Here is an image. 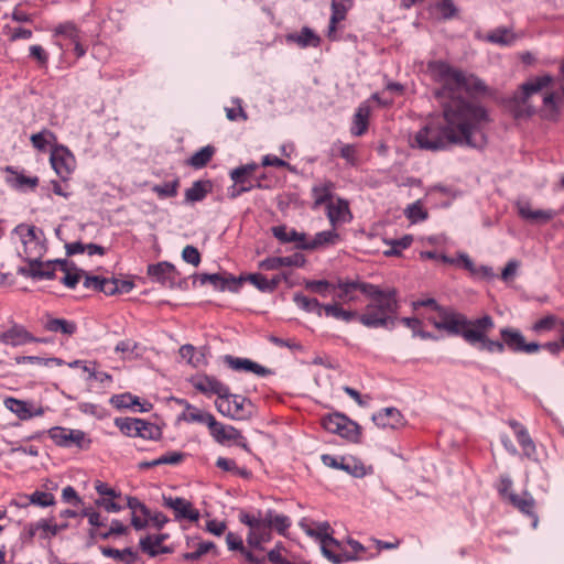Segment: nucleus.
Returning a JSON list of instances; mask_svg holds the SVG:
<instances>
[{
	"mask_svg": "<svg viewBox=\"0 0 564 564\" xmlns=\"http://www.w3.org/2000/svg\"><path fill=\"white\" fill-rule=\"evenodd\" d=\"M429 69L441 87L435 96L443 109V119H430L410 140L412 147L437 151L449 144L480 148L485 144L484 126L488 122L486 109L466 95L484 93L486 85L478 77L456 69L445 62L429 64Z\"/></svg>",
	"mask_w": 564,
	"mask_h": 564,
	"instance_id": "f257e3e1",
	"label": "nucleus"
},
{
	"mask_svg": "<svg viewBox=\"0 0 564 564\" xmlns=\"http://www.w3.org/2000/svg\"><path fill=\"white\" fill-rule=\"evenodd\" d=\"M369 299L358 321L368 328L393 327L399 304L394 289L382 290L373 284L366 295Z\"/></svg>",
	"mask_w": 564,
	"mask_h": 564,
	"instance_id": "f03ea898",
	"label": "nucleus"
},
{
	"mask_svg": "<svg viewBox=\"0 0 564 564\" xmlns=\"http://www.w3.org/2000/svg\"><path fill=\"white\" fill-rule=\"evenodd\" d=\"M239 521L249 528L247 534L249 547L262 550V544L271 541L272 532L261 511H258L257 514L241 511L239 513Z\"/></svg>",
	"mask_w": 564,
	"mask_h": 564,
	"instance_id": "7ed1b4c3",
	"label": "nucleus"
},
{
	"mask_svg": "<svg viewBox=\"0 0 564 564\" xmlns=\"http://www.w3.org/2000/svg\"><path fill=\"white\" fill-rule=\"evenodd\" d=\"M13 234L19 236L23 245L22 253L28 263H35V260H41L46 248L37 236L35 226L20 224L13 229Z\"/></svg>",
	"mask_w": 564,
	"mask_h": 564,
	"instance_id": "20e7f679",
	"label": "nucleus"
},
{
	"mask_svg": "<svg viewBox=\"0 0 564 564\" xmlns=\"http://www.w3.org/2000/svg\"><path fill=\"white\" fill-rule=\"evenodd\" d=\"M323 427L334 434H338L340 437L358 443L361 437V427L349 417L341 413H333L322 419Z\"/></svg>",
	"mask_w": 564,
	"mask_h": 564,
	"instance_id": "39448f33",
	"label": "nucleus"
},
{
	"mask_svg": "<svg viewBox=\"0 0 564 564\" xmlns=\"http://www.w3.org/2000/svg\"><path fill=\"white\" fill-rule=\"evenodd\" d=\"M217 410L225 416L232 420H247L251 416L252 404L249 400L239 394H231L229 388L220 399H216Z\"/></svg>",
	"mask_w": 564,
	"mask_h": 564,
	"instance_id": "423d86ee",
	"label": "nucleus"
},
{
	"mask_svg": "<svg viewBox=\"0 0 564 564\" xmlns=\"http://www.w3.org/2000/svg\"><path fill=\"white\" fill-rule=\"evenodd\" d=\"M48 435L57 446L62 447L86 449L90 445V440L80 430L55 426L48 431Z\"/></svg>",
	"mask_w": 564,
	"mask_h": 564,
	"instance_id": "0eeeda50",
	"label": "nucleus"
},
{
	"mask_svg": "<svg viewBox=\"0 0 564 564\" xmlns=\"http://www.w3.org/2000/svg\"><path fill=\"white\" fill-rule=\"evenodd\" d=\"M50 162L55 173L67 181L76 169L74 154L64 145H55L51 151Z\"/></svg>",
	"mask_w": 564,
	"mask_h": 564,
	"instance_id": "6e6552de",
	"label": "nucleus"
},
{
	"mask_svg": "<svg viewBox=\"0 0 564 564\" xmlns=\"http://www.w3.org/2000/svg\"><path fill=\"white\" fill-rule=\"evenodd\" d=\"M494 327V318L489 315H484L473 321L467 319V325L464 326L462 337L470 345L480 344Z\"/></svg>",
	"mask_w": 564,
	"mask_h": 564,
	"instance_id": "1a4fd4ad",
	"label": "nucleus"
},
{
	"mask_svg": "<svg viewBox=\"0 0 564 564\" xmlns=\"http://www.w3.org/2000/svg\"><path fill=\"white\" fill-rule=\"evenodd\" d=\"M430 322L440 330H446L452 335L462 336L464 326L467 325V317L455 311L441 308L438 311V317L430 318Z\"/></svg>",
	"mask_w": 564,
	"mask_h": 564,
	"instance_id": "9d476101",
	"label": "nucleus"
},
{
	"mask_svg": "<svg viewBox=\"0 0 564 564\" xmlns=\"http://www.w3.org/2000/svg\"><path fill=\"white\" fill-rule=\"evenodd\" d=\"M208 430L217 443L226 444L228 442H234L238 446L248 449L246 437L236 427L231 425H225L218 422L215 417Z\"/></svg>",
	"mask_w": 564,
	"mask_h": 564,
	"instance_id": "9b49d317",
	"label": "nucleus"
},
{
	"mask_svg": "<svg viewBox=\"0 0 564 564\" xmlns=\"http://www.w3.org/2000/svg\"><path fill=\"white\" fill-rule=\"evenodd\" d=\"M321 460L325 466L344 470L354 477L359 478L367 474L364 464L354 457H337L329 454H323L321 456Z\"/></svg>",
	"mask_w": 564,
	"mask_h": 564,
	"instance_id": "f8f14e48",
	"label": "nucleus"
},
{
	"mask_svg": "<svg viewBox=\"0 0 564 564\" xmlns=\"http://www.w3.org/2000/svg\"><path fill=\"white\" fill-rule=\"evenodd\" d=\"M500 335L505 346L514 352L534 354L540 350L538 343H525L523 335L518 329L506 327L500 330Z\"/></svg>",
	"mask_w": 564,
	"mask_h": 564,
	"instance_id": "ddd939ff",
	"label": "nucleus"
},
{
	"mask_svg": "<svg viewBox=\"0 0 564 564\" xmlns=\"http://www.w3.org/2000/svg\"><path fill=\"white\" fill-rule=\"evenodd\" d=\"M371 290H373V284L359 281H338V283L333 286L334 296L344 303L356 301L357 291L367 295Z\"/></svg>",
	"mask_w": 564,
	"mask_h": 564,
	"instance_id": "4468645a",
	"label": "nucleus"
},
{
	"mask_svg": "<svg viewBox=\"0 0 564 564\" xmlns=\"http://www.w3.org/2000/svg\"><path fill=\"white\" fill-rule=\"evenodd\" d=\"M553 82L554 77L549 74L534 77L521 85L520 90L514 95V100L519 105L525 106L532 95L550 87Z\"/></svg>",
	"mask_w": 564,
	"mask_h": 564,
	"instance_id": "2eb2a0df",
	"label": "nucleus"
},
{
	"mask_svg": "<svg viewBox=\"0 0 564 564\" xmlns=\"http://www.w3.org/2000/svg\"><path fill=\"white\" fill-rule=\"evenodd\" d=\"M54 34L67 41L68 44H73L78 58L86 54L87 47L82 44V31L73 22L58 24L54 30Z\"/></svg>",
	"mask_w": 564,
	"mask_h": 564,
	"instance_id": "dca6fc26",
	"label": "nucleus"
},
{
	"mask_svg": "<svg viewBox=\"0 0 564 564\" xmlns=\"http://www.w3.org/2000/svg\"><path fill=\"white\" fill-rule=\"evenodd\" d=\"M327 218L333 228L348 224L352 219L348 200L337 197L327 204Z\"/></svg>",
	"mask_w": 564,
	"mask_h": 564,
	"instance_id": "f3484780",
	"label": "nucleus"
},
{
	"mask_svg": "<svg viewBox=\"0 0 564 564\" xmlns=\"http://www.w3.org/2000/svg\"><path fill=\"white\" fill-rule=\"evenodd\" d=\"M192 386L205 395H217L220 399L227 393L228 386L207 375L195 376L191 380Z\"/></svg>",
	"mask_w": 564,
	"mask_h": 564,
	"instance_id": "a211bd4d",
	"label": "nucleus"
},
{
	"mask_svg": "<svg viewBox=\"0 0 564 564\" xmlns=\"http://www.w3.org/2000/svg\"><path fill=\"white\" fill-rule=\"evenodd\" d=\"M299 527L311 538L319 541L328 540L333 546L339 547L340 543L330 535V525L328 522H314L308 518H303Z\"/></svg>",
	"mask_w": 564,
	"mask_h": 564,
	"instance_id": "6ab92c4d",
	"label": "nucleus"
},
{
	"mask_svg": "<svg viewBox=\"0 0 564 564\" xmlns=\"http://www.w3.org/2000/svg\"><path fill=\"white\" fill-rule=\"evenodd\" d=\"M517 210L522 219L533 224H546L558 214L554 209H533L529 203H518Z\"/></svg>",
	"mask_w": 564,
	"mask_h": 564,
	"instance_id": "aec40b11",
	"label": "nucleus"
},
{
	"mask_svg": "<svg viewBox=\"0 0 564 564\" xmlns=\"http://www.w3.org/2000/svg\"><path fill=\"white\" fill-rule=\"evenodd\" d=\"M149 276L164 286H173L176 281L177 271L169 262H160L148 267Z\"/></svg>",
	"mask_w": 564,
	"mask_h": 564,
	"instance_id": "412c9836",
	"label": "nucleus"
},
{
	"mask_svg": "<svg viewBox=\"0 0 564 564\" xmlns=\"http://www.w3.org/2000/svg\"><path fill=\"white\" fill-rule=\"evenodd\" d=\"M224 362L230 369L238 371V372H251L259 377H264L270 372L265 367H263L250 359H247V358H240V357H234L231 355H225Z\"/></svg>",
	"mask_w": 564,
	"mask_h": 564,
	"instance_id": "4be33fe9",
	"label": "nucleus"
},
{
	"mask_svg": "<svg viewBox=\"0 0 564 564\" xmlns=\"http://www.w3.org/2000/svg\"><path fill=\"white\" fill-rule=\"evenodd\" d=\"M34 341H37V339L25 327L17 324L0 334V343L13 347Z\"/></svg>",
	"mask_w": 564,
	"mask_h": 564,
	"instance_id": "5701e85b",
	"label": "nucleus"
},
{
	"mask_svg": "<svg viewBox=\"0 0 564 564\" xmlns=\"http://www.w3.org/2000/svg\"><path fill=\"white\" fill-rule=\"evenodd\" d=\"M340 236L336 228L317 232L312 239L305 235L304 245L300 246L302 250H315L322 247L335 246L339 242Z\"/></svg>",
	"mask_w": 564,
	"mask_h": 564,
	"instance_id": "b1692460",
	"label": "nucleus"
},
{
	"mask_svg": "<svg viewBox=\"0 0 564 564\" xmlns=\"http://www.w3.org/2000/svg\"><path fill=\"white\" fill-rule=\"evenodd\" d=\"M164 505L174 511L176 519H187L193 522L199 519V511L183 498L165 499Z\"/></svg>",
	"mask_w": 564,
	"mask_h": 564,
	"instance_id": "393cba45",
	"label": "nucleus"
},
{
	"mask_svg": "<svg viewBox=\"0 0 564 564\" xmlns=\"http://www.w3.org/2000/svg\"><path fill=\"white\" fill-rule=\"evenodd\" d=\"M24 531L29 539L37 535L42 540H50L57 535L56 523L52 519H41L36 522H31L25 525Z\"/></svg>",
	"mask_w": 564,
	"mask_h": 564,
	"instance_id": "a878e982",
	"label": "nucleus"
},
{
	"mask_svg": "<svg viewBox=\"0 0 564 564\" xmlns=\"http://www.w3.org/2000/svg\"><path fill=\"white\" fill-rule=\"evenodd\" d=\"M31 275L37 279H54L55 270L66 271V260H54L45 263L35 260V263H29Z\"/></svg>",
	"mask_w": 564,
	"mask_h": 564,
	"instance_id": "bb28decb",
	"label": "nucleus"
},
{
	"mask_svg": "<svg viewBox=\"0 0 564 564\" xmlns=\"http://www.w3.org/2000/svg\"><path fill=\"white\" fill-rule=\"evenodd\" d=\"M372 421L378 427L397 429L403 424V415L395 408H386L375 413Z\"/></svg>",
	"mask_w": 564,
	"mask_h": 564,
	"instance_id": "cd10ccee",
	"label": "nucleus"
},
{
	"mask_svg": "<svg viewBox=\"0 0 564 564\" xmlns=\"http://www.w3.org/2000/svg\"><path fill=\"white\" fill-rule=\"evenodd\" d=\"M304 263L302 254L295 253L289 257H269L259 263V268L264 271L279 270L283 267H300Z\"/></svg>",
	"mask_w": 564,
	"mask_h": 564,
	"instance_id": "c85d7f7f",
	"label": "nucleus"
},
{
	"mask_svg": "<svg viewBox=\"0 0 564 564\" xmlns=\"http://www.w3.org/2000/svg\"><path fill=\"white\" fill-rule=\"evenodd\" d=\"M509 425L514 432L517 441L522 448L523 455L528 458H533L536 454V447L528 430L521 423L514 420H511Z\"/></svg>",
	"mask_w": 564,
	"mask_h": 564,
	"instance_id": "c756f323",
	"label": "nucleus"
},
{
	"mask_svg": "<svg viewBox=\"0 0 564 564\" xmlns=\"http://www.w3.org/2000/svg\"><path fill=\"white\" fill-rule=\"evenodd\" d=\"M6 172L10 174V177H8V183L11 185V187L18 191H34L39 185L40 180L37 176H28L21 172L15 171L12 166H7Z\"/></svg>",
	"mask_w": 564,
	"mask_h": 564,
	"instance_id": "7c9ffc66",
	"label": "nucleus"
},
{
	"mask_svg": "<svg viewBox=\"0 0 564 564\" xmlns=\"http://www.w3.org/2000/svg\"><path fill=\"white\" fill-rule=\"evenodd\" d=\"M349 8L350 3L348 0H332V15L327 34L330 40L336 39L337 24L346 19Z\"/></svg>",
	"mask_w": 564,
	"mask_h": 564,
	"instance_id": "2f4dec72",
	"label": "nucleus"
},
{
	"mask_svg": "<svg viewBox=\"0 0 564 564\" xmlns=\"http://www.w3.org/2000/svg\"><path fill=\"white\" fill-rule=\"evenodd\" d=\"M166 538V534L147 535L140 539V549L143 553L148 554L151 557H154L159 554L169 553L170 550L166 546L162 545Z\"/></svg>",
	"mask_w": 564,
	"mask_h": 564,
	"instance_id": "473e14b6",
	"label": "nucleus"
},
{
	"mask_svg": "<svg viewBox=\"0 0 564 564\" xmlns=\"http://www.w3.org/2000/svg\"><path fill=\"white\" fill-rule=\"evenodd\" d=\"M370 106L366 102L359 105L352 117L350 132L352 135L360 137L365 134L369 126Z\"/></svg>",
	"mask_w": 564,
	"mask_h": 564,
	"instance_id": "72a5a7b5",
	"label": "nucleus"
},
{
	"mask_svg": "<svg viewBox=\"0 0 564 564\" xmlns=\"http://www.w3.org/2000/svg\"><path fill=\"white\" fill-rule=\"evenodd\" d=\"M226 543L230 551L239 552L247 562L251 564H260L264 561V557H257L248 547L243 545L242 538L234 532L226 534Z\"/></svg>",
	"mask_w": 564,
	"mask_h": 564,
	"instance_id": "f704fd0d",
	"label": "nucleus"
},
{
	"mask_svg": "<svg viewBox=\"0 0 564 564\" xmlns=\"http://www.w3.org/2000/svg\"><path fill=\"white\" fill-rule=\"evenodd\" d=\"M4 404L6 408L14 413L20 420H29L33 416H41L44 413L41 408L32 411L28 402L14 398H7L4 400Z\"/></svg>",
	"mask_w": 564,
	"mask_h": 564,
	"instance_id": "c9c22d12",
	"label": "nucleus"
},
{
	"mask_svg": "<svg viewBox=\"0 0 564 564\" xmlns=\"http://www.w3.org/2000/svg\"><path fill=\"white\" fill-rule=\"evenodd\" d=\"M508 500L514 508H517L522 513L533 517L534 525H536L538 518L534 512L535 500L533 499V497L531 495L524 494V495L520 496L514 492H510L508 495Z\"/></svg>",
	"mask_w": 564,
	"mask_h": 564,
	"instance_id": "e433bc0d",
	"label": "nucleus"
},
{
	"mask_svg": "<svg viewBox=\"0 0 564 564\" xmlns=\"http://www.w3.org/2000/svg\"><path fill=\"white\" fill-rule=\"evenodd\" d=\"M273 236L282 243L295 242L296 248L300 249L301 245L305 242V234L299 232L293 228H288L285 225L272 227Z\"/></svg>",
	"mask_w": 564,
	"mask_h": 564,
	"instance_id": "4c0bfd02",
	"label": "nucleus"
},
{
	"mask_svg": "<svg viewBox=\"0 0 564 564\" xmlns=\"http://www.w3.org/2000/svg\"><path fill=\"white\" fill-rule=\"evenodd\" d=\"M44 328L47 332L61 333L63 335L72 336L77 332V325L73 321L65 318H55L47 315L44 322Z\"/></svg>",
	"mask_w": 564,
	"mask_h": 564,
	"instance_id": "58836bf2",
	"label": "nucleus"
},
{
	"mask_svg": "<svg viewBox=\"0 0 564 564\" xmlns=\"http://www.w3.org/2000/svg\"><path fill=\"white\" fill-rule=\"evenodd\" d=\"M335 189V183L326 180L312 187V197L314 199V206L318 207L327 205L333 200V191Z\"/></svg>",
	"mask_w": 564,
	"mask_h": 564,
	"instance_id": "ea45409f",
	"label": "nucleus"
},
{
	"mask_svg": "<svg viewBox=\"0 0 564 564\" xmlns=\"http://www.w3.org/2000/svg\"><path fill=\"white\" fill-rule=\"evenodd\" d=\"M213 184L208 180L195 181L193 185L185 191L186 203H197L205 199L208 193L212 192Z\"/></svg>",
	"mask_w": 564,
	"mask_h": 564,
	"instance_id": "a19ab883",
	"label": "nucleus"
},
{
	"mask_svg": "<svg viewBox=\"0 0 564 564\" xmlns=\"http://www.w3.org/2000/svg\"><path fill=\"white\" fill-rule=\"evenodd\" d=\"M484 39L485 41L491 44H497L501 46L512 45L517 40L512 30L506 26H499L491 30L485 35Z\"/></svg>",
	"mask_w": 564,
	"mask_h": 564,
	"instance_id": "79ce46f5",
	"label": "nucleus"
},
{
	"mask_svg": "<svg viewBox=\"0 0 564 564\" xmlns=\"http://www.w3.org/2000/svg\"><path fill=\"white\" fill-rule=\"evenodd\" d=\"M263 518L270 530L274 529L281 535H285L292 523L288 516L279 514L274 510H268Z\"/></svg>",
	"mask_w": 564,
	"mask_h": 564,
	"instance_id": "37998d69",
	"label": "nucleus"
},
{
	"mask_svg": "<svg viewBox=\"0 0 564 564\" xmlns=\"http://www.w3.org/2000/svg\"><path fill=\"white\" fill-rule=\"evenodd\" d=\"M182 419L189 423L205 424L209 429L215 416L187 403L185 411L182 413Z\"/></svg>",
	"mask_w": 564,
	"mask_h": 564,
	"instance_id": "c03bdc74",
	"label": "nucleus"
},
{
	"mask_svg": "<svg viewBox=\"0 0 564 564\" xmlns=\"http://www.w3.org/2000/svg\"><path fill=\"white\" fill-rule=\"evenodd\" d=\"M323 315L327 317H333L335 319H339L346 323H349L354 319H358V313L356 311H347L341 307V305L337 302L332 304H324Z\"/></svg>",
	"mask_w": 564,
	"mask_h": 564,
	"instance_id": "a18cd8bd",
	"label": "nucleus"
},
{
	"mask_svg": "<svg viewBox=\"0 0 564 564\" xmlns=\"http://www.w3.org/2000/svg\"><path fill=\"white\" fill-rule=\"evenodd\" d=\"M142 419L137 417H117L115 419V425L120 430L122 434L129 437H138L140 432V425Z\"/></svg>",
	"mask_w": 564,
	"mask_h": 564,
	"instance_id": "49530a36",
	"label": "nucleus"
},
{
	"mask_svg": "<svg viewBox=\"0 0 564 564\" xmlns=\"http://www.w3.org/2000/svg\"><path fill=\"white\" fill-rule=\"evenodd\" d=\"M333 150H337V154L346 161L350 166H357L359 162L357 147L354 144H345L341 141H336L333 144Z\"/></svg>",
	"mask_w": 564,
	"mask_h": 564,
	"instance_id": "de8ad7c7",
	"label": "nucleus"
},
{
	"mask_svg": "<svg viewBox=\"0 0 564 564\" xmlns=\"http://www.w3.org/2000/svg\"><path fill=\"white\" fill-rule=\"evenodd\" d=\"M290 40L296 42L301 47H317L321 39L310 28L304 26L299 34L290 35Z\"/></svg>",
	"mask_w": 564,
	"mask_h": 564,
	"instance_id": "09e8293b",
	"label": "nucleus"
},
{
	"mask_svg": "<svg viewBox=\"0 0 564 564\" xmlns=\"http://www.w3.org/2000/svg\"><path fill=\"white\" fill-rule=\"evenodd\" d=\"M293 301L303 311L315 313L319 317L323 316L324 304H321L316 299H311L303 294H295Z\"/></svg>",
	"mask_w": 564,
	"mask_h": 564,
	"instance_id": "8fccbe9b",
	"label": "nucleus"
},
{
	"mask_svg": "<svg viewBox=\"0 0 564 564\" xmlns=\"http://www.w3.org/2000/svg\"><path fill=\"white\" fill-rule=\"evenodd\" d=\"M215 154V148L212 145H206L195 152L189 159H188V165L193 166L194 169H202L207 165V163L212 160L213 155Z\"/></svg>",
	"mask_w": 564,
	"mask_h": 564,
	"instance_id": "3c124183",
	"label": "nucleus"
},
{
	"mask_svg": "<svg viewBox=\"0 0 564 564\" xmlns=\"http://www.w3.org/2000/svg\"><path fill=\"white\" fill-rule=\"evenodd\" d=\"M180 188V181L175 178L163 184H155L152 186V192L156 194L160 199L173 198L177 195Z\"/></svg>",
	"mask_w": 564,
	"mask_h": 564,
	"instance_id": "603ef678",
	"label": "nucleus"
},
{
	"mask_svg": "<svg viewBox=\"0 0 564 564\" xmlns=\"http://www.w3.org/2000/svg\"><path fill=\"white\" fill-rule=\"evenodd\" d=\"M100 551L104 556L111 557L119 561H126L128 564H131L135 561L137 554L132 549L127 547L123 550H117L109 546H101Z\"/></svg>",
	"mask_w": 564,
	"mask_h": 564,
	"instance_id": "864d4df0",
	"label": "nucleus"
},
{
	"mask_svg": "<svg viewBox=\"0 0 564 564\" xmlns=\"http://www.w3.org/2000/svg\"><path fill=\"white\" fill-rule=\"evenodd\" d=\"M32 145L39 151H45L46 147L56 140L55 134L47 130L43 129L37 133H33L30 138Z\"/></svg>",
	"mask_w": 564,
	"mask_h": 564,
	"instance_id": "5fc2aeb1",
	"label": "nucleus"
},
{
	"mask_svg": "<svg viewBox=\"0 0 564 564\" xmlns=\"http://www.w3.org/2000/svg\"><path fill=\"white\" fill-rule=\"evenodd\" d=\"M257 169L258 165L256 163L241 165L230 172V177L234 183H251L249 181V176H251L257 171Z\"/></svg>",
	"mask_w": 564,
	"mask_h": 564,
	"instance_id": "6e6d98bb",
	"label": "nucleus"
},
{
	"mask_svg": "<svg viewBox=\"0 0 564 564\" xmlns=\"http://www.w3.org/2000/svg\"><path fill=\"white\" fill-rule=\"evenodd\" d=\"M561 319H562V317H557L556 315H552V314L546 315V316L542 317L541 319H539L538 322H535L532 326V329L535 333L551 330L555 327H557V329H558Z\"/></svg>",
	"mask_w": 564,
	"mask_h": 564,
	"instance_id": "4d7b16f0",
	"label": "nucleus"
},
{
	"mask_svg": "<svg viewBox=\"0 0 564 564\" xmlns=\"http://www.w3.org/2000/svg\"><path fill=\"white\" fill-rule=\"evenodd\" d=\"M17 364H34V365H40V366H51V365H56V366H61L63 365V360L59 359V358H41V357H37V356H22V357H17Z\"/></svg>",
	"mask_w": 564,
	"mask_h": 564,
	"instance_id": "13d9d810",
	"label": "nucleus"
},
{
	"mask_svg": "<svg viewBox=\"0 0 564 564\" xmlns=\"http://www.w3.org/2000/svg\"><path fill=\"white\" fill-rule=\"evenodd\" d=\"M180 356L182 359L186 360L188 364H191L194 367H198L204 359V356L200 355L199 357L196 356V349L193 345H183L180 348Z\"/></svg>",
	"mask_w": 564,
	"mask_h": 564,
	"instance_id": "bf43d9fd",
	"label": "nucleus"
},
{
	"mask_svg": "<svg viewBox=\"0 0 564 564\" xmlns=\"http://www.w3.org/2000/svg\"><path fill=\"white\" fill-rule=\"evenodd\" d=\"M216 466L224 471H229L235 475H240L242 477H246L248 475V471L246 469L239 468L236 462L230 458L218 457L216 460Z\"/></svg>",
	"mask_w": 564,
	"mask_h": 564,
	"instance_id": "052dcab7",
	"label": "nucleus"
},
{
	"mask_svg": "<svg viewBox=\"0 0 564 564\" xmlns=\"http://www.w3.org/2000/svg\"><path fill=\"white\" fill-rule=\"evenodd\" d=\"M185 458V454L181 452H169L159 458L152 460V465H178Z\"/></svg>",
	"mask_w": 564,
	"mask_h": 564,
	"instance_id": "680f3d73",
	"label": "nucleus"
},
{
	"mask_svg": "<svg viewBox=\"0 0 564 564\" xmlns=\"http://www.w3.org/2000/svg\"><path fill=\"white\" fill-rule=\"evenodd\" d=\"M31 502L32 505L46 508L55 503V497L50 492L35 490L31 494Z\"/></svg>",
	"mask_w": 564,
	"mask_h": 564,
	"instance_id": "e2e57ef3",
	"label": "nucleus"
},
{
	"mask_svg": "<svg viewBox=\"0 0 564 564\" xmlns=\"http://www.w3.org/2000/svg\"><path fill=\"white\" fill-rule=\"evenodd\" d=\"M216 547L214 542L207 541V542H200L198 543L197 549L194 552L185 553L183 555L184 560L186 561H197L203 555L208 553L209 551L214 550Z\"/></svg>",
	"mask_w": 564,
	"mask_h": 564,
	"instance_id": "0e129e2a",
	"label": "nucleus"
},
{
	"mask_svg": "<svg viewBox=\"0 0 564 564\" xmlns=\"http://www.w3.org/2000/svg\"><path fill=\"white\" fill-rule=\"evenodd\" d=\"M140 432L138 434V437H142L144 440H156L161 435L160 429L150 422H147L142 420V424L139 426Z\"/></svg>",
	"mask_w": 564,
	"mask_h": 564,
	"instance_id": "69168bd1",
	"label": "nucleus"
},
{
	"mask_svg": "<svg viewBox=\"0 0 564 564\" xmlns=\"http://www.w3.org/2000/svg\"><path fill=\"white\" fill-rule=\"evenodd\" d=\"M232 102L235 106L225 108L227 119L230 121H236L239 119L246 121L248 119V116L245 112L240 100L236 99Z\"/></svg>",
	"mask_w": 564,
	"mask_h": 564,
	"instance_id": "338daca9",
	"label": "nucleus"
},
{
	"mask_svg": "<svg viewBox=\"0 0 564 564\" xmlns=\"http://www.w3.org/2000/svg\"><path fill=\"white\" fill-rule=\"evenodd\" d=\"M405 215L412 223L424 220L427 217L426 210L419 202L410 205L405 210Z\"/></svg>",
	"mask_w": 564,
	"mask_h": 564,
	"instance_id": "774afa93",
	"label": "nucleus"
}]
</instances>
